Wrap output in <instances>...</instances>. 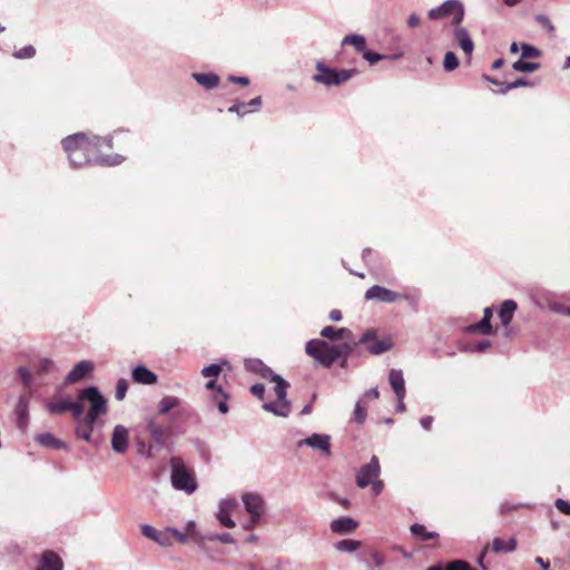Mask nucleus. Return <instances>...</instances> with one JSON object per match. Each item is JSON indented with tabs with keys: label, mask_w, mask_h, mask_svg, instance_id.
I'll list each match as a JSON object with an SVG mask.
<instances>
[{
	"label": "nucleus",
	"mask_w": 570,
	"mask_h": 570,
	"mask_svg": "<svg viewBox=\"0 0 570 570\" xmlns=\"http://www.w3.org/2000/svg\"><path fill=\"white\" fill-rule=\"evenodd\" d=\"M63 149L73 167H82L90 164L117 165L122 157L104 156L105 149H112L110 137H99L85 132H77L62 140Z\"/></svg>",
	"instance_id": "1"
},
{
	"label": "nucleus",
	"mask_w": 570,
	"mask_h": 570,
	"mask_svg": "<svg viewBox=\"0 0 570 570\" xmlns=\"http://www.w3.org/2000/svg\"><path fill=\"white\" fill-rule=\"evenodd\" d=\"M321 336L330 341L346 340L340 345H328L321 340H312L306 344V353L311 355L316 362L325 367H330L338 358L343 357L342 366L345 365L346 357L353 351L355 344L352 340V332L348 328H335L333 326H325L321 331Z\"/></svg>",
	"instance_id": "2"
},
{
	"label": "nucleus",
	"mask_w": 570,
	"mask_h": 570,
	"mask_svg": "<svg viewBox=\"0 0 570 570\" xmlns=\"http://www.w3.org/2000/svg\"><path fill=\"white\" fill-rule=\"evenodd\" d=\"M245 366L247 370L257 372L264 379L275 383L274 391L276 400L265 403L263 405L264 410L278 416H287L289 413V402L286 400L287 383L281 376L274 374L273 371L259 360L246 361Z\"/></svg>",
	"instance_id": "3"
},
{
	"label": "nucleus",
	"mask_w": 570,
	"mask_h": 570,
	"mask_svg": "<svg viewBox=\"0 0 570 570\" xmlns=\"http://www.w3.org/2000/svg\"><path fill=\"white\" fill-rule=\"evenodd\" d=\"M78 399L87 400L91 403V406H89V413H87L82 421L77 425L76 434L78 438L90 441V434L94 431V425L97 419L107 411V402L97 387H87L80 391Z\"/></svg>",
	"instance_id": "4"
},
{
	"label": "nucleus",
	"mask_w": 570,
	"mask_h": 570,
	"mask_svg": "<svg viewBox=\"0 0 570 570\" xmlns=\"http://www.w3.org/2000/svg\"><path fill=\"white\" fill-rule=\"evenodd\" d=\"M315 69L313 80L326 86H340L356 75L355 69L336 70L326 67L323 62H317Z\"/></svg>",
	"instance_id": "5"
},
{
	"label": "nucleus",
	"mask_w": 570,
	"mask_h": 570,
	"mask_svg": "<svg viewBox=\"0 0 570 570\" xmlns=\"http://www.w3.org/2000/svg\"><path fill=\"white\" fill-rule=\"evenodd\" d=\"M171 484L188 494L196 490V482L193 474L187 471L179 459L171 460Z\"/></svg>",
	"instance_id": "6"
},
{
	"label": "nucleus",
	"mask_w": 570,
	"mask_h": 570,
	"mask_svg": "<svg viewBox=\"0 0 570 570\" xmlns=\"http://www.w3.org/2000/svg\"><path fill=\"white\" fill-rule=\"evenodd\" d=\"M454 14L452 24L460 26L464 18V9L459 0H446L440 7L433 8L429 11L430 19H440Z\"/></svg>",
	"instance_id": "7"
},
{
	"label": "nucleus",
	"mask_w": 570,
	"mask_h": 570,
	"mask_svg": "<svg viewBox=\"0 0 570 570\" xmlns=\"http://www.w3.org/2000/svg\"><path fill=\"white\" fill-rule=\"evenodd\" d=\"M406 298V295L394 292L382 285H374L372 287H368L364 294L365 301H377L385 304H392Z\"/></svg>",
	"instance_id": "8"
},
{
	"label": "nucleus",
	"mask_w": 570,
	"mask_h": 570,
	"mask_svg": "<svg viewBox=\"0 0 570 570\" xmlns=\"http://www.w3.org/2000/svg\"><path fill=\"white\" fill-rule=\"evenodd\" d=\"M381 465L377 456H372L368 463L363 465L356 474V484L358 488H366L371 481L379 478Z\"/></svg>",
	"instance_id": "9"
},
{
	"label": "nucleus",
	"mask_w": 570,
	"mask_h": 570,
	"mask_svg": "<svg viewBox=\"0 0 570 570\" xmlns=\"http://www.w3.org/2000/svg\"><path fill=\"white\" fill-rule=\"evenodd\" d=\"M360 343L367 344V351L372 352L374 355H380V353H385L392 348L391 340H380L375 337L374 331L365 332L361 337Z\"/></svg>",
	"instance_id": "10"
},
{
	"label": "nucleus",
	"mask_w": 570,
	"mask_h": 570,
	"mask_svg": "<svg viewBox=\"0 0 570 570\" xmlns=\"http://www.w3.org/2000/svg\"><path fill=\"white\" fill-rule=\"evenodd\" d=\"M242 501L247 514L252 517L263 518L265 513V502L257 493H244Z\"/></svg>",
	"instance_id": "11"
},
{
	"label": "nucleus",
	"mask_w": 570,
	"mask_h": 570,
	"mask_svg": "<svg viewBox=\"0 0 570 570\" xmlns=\"http://www.w3.org/2000/svg\"><path fill=\"white\" fill-rule=\"evenodd\" d=\"M95 368V365L90 361H80L68 373L66 377L67 384H75L86 376L90 375Z\"/></svg>",
	"instance_id": "12"
},
{
	"label": "nucleus",
	"mask_w": 570,
	"mask_h": 570,
	"mask_svg": "<svg viewBox=\"0 0 570 570\" xmlns=\"http://www.w3.org/2000/svg\"><path fill=\"white\" fill-rule=\"evenodd\" d=\"M63 562L60 556L53 550L42 552L37 570H62Z\"/></svg>",
	"instance_id": "13"
},
{
	"label": "nucleus",
	"mask_w": 570,
	"mask_h": 570,
	"mask_svg": "<svg viewBox=\"0 0 570 570\" xmlns=\"http://www.w3.org/2000/svg\"><path fill=\"white\" fill-rule=\"evenodd\" d=\"M128 446V430L121 425L115 426L111 435V448L117 453H125Z\"/></svg>",
	"instance_id": "14"
},
{
	"label": "nucleus",
	"mask_w": 570,
	"mask_h": 570,
	"mask_svg": "<svg viewBox=\"0 0 570 570\" xmlns=\"http://www.w3.org/2000/svg\"><path fill=\"white\" fill-rule=\"evenodd\" d=\"M147 431L150 434L153 441L159 446H163L167 439L170 436V430L161 424H158L155 420L149 421Z\"/></svg>",
	"instance_id": "15"
},
{
	"label": "nucleus",
	"mask_w": 570,
	"mask_h": 570,
	"mask_svg": "<svg viewBox=\"0 0 570 570\" xmlns=\"http://www.w3.org/2000/svg\"><path fill=\"white\" fill-rule=\"evenodd\" d=\"M389 381L391 384L392 390H394L395 395L397 396L400 403H402V400L405 395V387H404V380L403 374L400 370H391L389 375ZM401 407H403V404H401Z\"/></svg>",
	"instance_id": "16"
},
{
	"label": "nucleus",
	"mask_w": 570,
	"mask_h": 570,
	"mask_svg": "<svg viewBox=\"0 0 570 570\" xmlns=\"http://www.w3.org/2000/svg\"><path fill=\"white\" fill-rule=\"evenodd\" d=\"M358 525V522L350 517H343L340 519H336L330 524V528H332V532L345 534L353 532Z\"/></svg>",
	"instance_id": "17"
},
{
	"label": "nucleus",
	"mask_w": 570,
	"mask_h": 570,
	"mask_svg": "<svg viewBox=\"0 0 570 570\" xmlns=\"http://www.w3.org/2000/svg\"><path fill=\"white\" fill-rule=\"evenodd\" d=\"M235 505H236V502L230 501V500L223 501L220 503L219 511L217 513V518L222 525H224L226 528L235 527V522L230 517V513H232L233 509L235 508Z\"/></svg>",
	"instance_id": "18"
},
{
	"label": "nucleus",
	"mask_w": 570,
	"mask_h": 570,
	"mask_svg": "<svg viewBox=\"0 0 570 570\" xmlns=\"http://www.w3.org/2000/svg\"><path fill=\"white\" fill-rule=\"evenodd\" d=\"M454 41L460 45L468 56L472 55L474 43L466 29L458 26L456 29H454Z\"/></svg>",
	"instance_id": "19"
},
{
	"label": "nucleus",
	"mask_w": 570,
	"mask_h": 570,
	"mask_svg": "<svg viewBox=\"0 0 570 570\" xmlns=\"http://www.w3.org/2000/svg\"><path fill=\"white\" fill-rule=\"evenodd\" d=\"M132 379L136 383L151 385L157 382V375L144 365H138L132 371Z\"/></svg>",
	"instance_id": "20"
},
{
	"label": "nucleus",
	"mask_w": 570,
	"mask_h": 570,
	"mask_svg": "<svg viewBox=\"0 0 570 570\" xmlns=\"http://www.w3.org/2000/svg\"><path fill=\"white\" fill-rule=\"evenodd\" d=\"M28 406H29V395L28 394L20 395L17 407H16V413L18 416L17 423H18L19 429H21V430H24L28 424Z\"/></svg>",
	"instance_id": "21"
},
{
	"label": "nucleus",
	"mask_w": 570,
	"mask_h": 570,
	"mask_svg": "<svg viewBox=\"0 0 570 570\" xmlns=\"http://www.w3.org/2000/svg\"><path fill=\"white\" fill-rule=\"evenodd\" d=\"M301 443H305L312 448L320 449L325 454L330 453V436L325 434L313 433L309 438Z\"/></svg>",
	"instance_id": "22"
},
{
	"label": "nucleus",
	"mask_w": 570,
	"mask_h": 570,
	"mask_svg": "<svg viewBox=\"0 0 570 570\" xmlns=\"http://www.w3.org/2000/svg\"><path fill=\"white\" fill-rule=\"evenodd\" d=\"M517 549V539L511 537L509 540L494 538L491 543V551L497 553L511 552Z\"/></svg>",
	"instance_id": "23"
},
{
	"label": "nucleus",
	"mask_w": 570,
	"mask_h": 570,
	"mask_svg": "<svg viewBox=\"0 0 570 570\" xmlns=\"http://www.w3.org/2000/svg\"><path fill=\"white\" fill-rule=\"evenodd\" d=\"M206 389L208 391H217V395H215V399L217 401V405L219 411L223 414H226L228 412V405H227V394L222 390V387L216 386V381H208L206 383Z\"/></svg>",
	"instance_id": "24"
},
{
	"label": "nucleus",
	"mask_w": 570,
	"mask_h": 570,
	"mask_svg": "<svg viewBox=\"0 0 570 570\" xmlns=\"http://www.w3.org/2000/svg\"><path fill=\"white\" fill-rule=\"evenodd\" d=\"M193 79L206 89H213L220 82V78L215 73H193Z\"/></svg>",
	"instance_id": "25"
},
{
	"label": "nucleus",
	"mask_w": 570,
	"mask_h": 570,
	"mask_svg": "<svg viewBox=\"0 0 570 570\" xmlns=\"http://www.w3.org/2000/svg\"><path fill=\"white\" fill-rule=\"evenodd\" d=\"M517 311V303L512 299L504 301L499 312L501 322L504 326L509 325L513 318L514 312Z\"/></svg>",
	"instance_id": "26"
},
{
	"label": "nucleus",
	"mask_w": 570,
	"mask_h": 570,
	"mask_svg": "<svg viewBox=\"0 0 570 570\" xmlns=\"http://www.w3.org/2000/svg\"><path fill=\"white\" fill-rule=\"evenodd\" d=\"M36 440L38 443H40L43 446L47 448H53V449H62L65 448L63 441L57 439L52 433L50 432H43L36 436Z\"/></svg>",
	"instance_id": "27"
},
{
	"label": "nucleus",
	"mask_w": 570,
	"mask_h": 570,
	"mask_svg": "<svg viewBox=\"0 0 570 570\" xmlns=\"http://www.w3.org/2000/svg\"><path fill=\"white\" fill-rule=\"evenodd\" d=\"M412 534L422 541L435 540L439 535L436 532L428 531L426 527L421 523H414L410 527Z\"/></svg>",
	"instance_id": "28"
},
{
	"label": "nucleus",
	"mask_w": 570,
	"mask_h": 570,
	"mask_svg": "<svg viewBox=\"0 0 570 570\" xmlns=\"http://www.w3.org/2000/svg\"><path fill=\"white\" fill-rule=\"evenodd\" d=\"M426 570H469V562L464 560H454L448 562L445 566L434 564Z\"/></svg>",
	"instance_id": "29"
},
{
	"label": "nucleus",
	"mask_w": 570,
	"mask_h": 570,
	"mask_svg": "<svg viewBox=\"0 0 570 570\" xmlns=\"http://www.w3.org/2000/svg\"><path fill=\"white\" fill-rule=\"evenodd\" d=\"M178 404H179L178 397L173 396V395L164 396L159 401L158 413L164 415V414L168 413L171 409H175L176 406H178Z\"/></svg>",
	"instance_id": "30"
},
{
	"label": "nucleus",
	"mask_w": 570,
	"mask_h": 570,
	"mask_svg": "<svg viewBox=\"0 0 570 570\" xmlns=\"http://www.w3.org/2000/svg\"><path fill=\"white\" fill-rule=\"evenodd\" d=\"M343 45L354 46L355 50L360 53L363 52L366 47L365 38L356 35L346 36L343 39Z\"/></svg>",
	"instance_id": "31"
},
{
	"label": "nucleus",
	"mask_w": 570,
	"mask_h": 570,
	"mask_svg": "<svg viewBox=\"0 0 570 570\" xmlns=\"http://www.w3.org/2000/svg\"><path fill=\"white\" fill-rule=\"evenodd\" d=\"M512 68L518 72H534L540 68V65L537 62H527L520 59L513 63Z\"/></svg>",
	"instance_id": "32"
},
{
	"label": "nucleus",
	"mask_w": 570,
	"mask_h": 570,
	"mask_svg": "<svg viewBox=\"0 0 570 570\" xmlns=\"http://www.w3.org/2000/svg\"><path fill=\"white\" fill-rule=\"evenodd\" d=\"M141 533H142L146 538H148V539H150V540H153V541H155V542L159 543L160 546H165V544L167 543L165 540H163V539H161L160 534H159V533L157 532V530H156L155 528H153L151 525L144 524V525L141 527Z\"/></svg>",
	"instance_id": "33"
},
{
	"label": "nucleus",
	"mask_w": 570,
	"mask_h": 570,
	"mask_svg": "<svg viewBox=\"0 0 570 570\" xmlns=\"http://www.w3.org/2000/svg\"><path fill=\"white\" fill-rule=\"evenodd\" d=\"M71 401L63 400L59 402H52L47 404V410L51 412L52 414H62L67 411H69Z\"/></svg>",
	"instance_id": "34"
},
{
	"label": "nucleus",
	"mask_w": 570,
	"mask_h": 570,
	"mask_svg": "<svg viewBox=\"0 0 570 570\" xmlns=\"http://www.w3.org/2000/svg\"><path fill=\"white\" fill-rule=\"evenodd\" d=\"M469 330L473 333H479L482 335H488L492 333V326L487 320H481L478 323L472 324Z\"/></svg>",
	"instance_id": "35"
},
{
	"label": "nucleus",
	"mask_w": 570,
	"mask_h": 570,
	"mask_svg": "<svg viewBox=\"0 0 570 570\" xmlns=\"http://www.w3.org/2000/svg\"><path fill=\"white\" fill-rule=\"evenodd\" d=\"M459 67V59L452 51H446L443 58V68L445 71H453Z\"/></svg>",
	"instance_id": "36"
},
{
	"label": "nucleus",
	"mask_w": 570,
	"mask_h": 570,
	"mask_svg": "<svg viewBox=\"0 0 570 570\" xmlns=\"http://www.w3.org/2000/svg\"><path fill=\"white\" fill-rule=\"evenodd\" d=\"M361 547L360 541L342 540L335 544L337 551H356Z\"/></svg>",
	"instance_id": "37"
},
{
	"label": "nucleus",
	"mask_w": 570,
	"mask_h": 570,
	"mask_svg": "<svg viewBox=\"0 0 570 570\" xmlns=\"http://www.w3.org/2000/svg\"><path fill=\"white\" fill-rule=\"evenodd\" d=\"M36 55V49L33 46L31 45H28V46H24L23 48L17 50L13 56L17 58V59H30L32 58L33 56Z\"/></svg>",
	"instance_id": "38"
},
{
	"label": "nucleus",
	"mask_w": 570,
	"mask_h": 570,
	"mask_svg": "<svg viewBox=\"0 0 570 570\" xmlns=\"http://www.w3.org/2000/svg\"><path fill=\"white\" fill-rule=\"evenodd\" d=\"M539 56H540L539 49H537L535 47H532L530 45H527V43L522 45V53H521L522 59L537 58Z\"/></svg>",
	"instance_id": "39"
},
{
	"label": "nucleus",
	"mask_w": 570,
	"mask_h": 570,
	"mask_svg": "<svg viewBox=\"0 0 570 570\" xmlns=\"http://www.w3.org/2000/svg\"><path fill=\"white\" fill-rule=\"evenodd\" d=\"M503 88H502V92H508L509 90H512L514 88H518V87H523V86H528L529 82L527 80H524L523 78H518L515 79L514 81H511V82H503Z\"/></svg>",
	"instance_id": "40"
},
{
	"label": "nucleus",
	"mask_w": 570,
	"mask_h": 570,
	"mask_svg": "<svg viewBox=\"0 0 570 570\" xmlns=\"http://www.w3.org/2000/svg\"><path fill=\"white\" fill-rule=\"evenodd\" d=\"M220 372H222V366L218 364H212V365L205 366L202 370V374L204 377L218 376L220 374Z\"/></svg>",
	"instance_id": "41"
},
{
	"label": "nucleus",
	"mask_w": 570,
	"mask_h": 570,
	"mask_svg": "<svg viewBox=\"0 0 570 570\" xmlns=\"http://www.w3.org/2000/svg\"><path fill=\"white\" fill-rule=\"evenodd\" d=\"M128 384L125 379H120L116 385L115 396L117 400H122L127 393Z\"/></svg>",
	"instance_id": "42"
},
{
	"label": "nucleus",
	"mask_w": 570,
	"mask_h": 570,
	"mask_svg": "<svg viewBox=\"0 0 570 570\" xmlns=\"http://www.w3.org/2000/svg\"><path fill=\"white\" fill-rule=\"evenodd\" d=\"M363 53V58L370 63V65H374L381 60H383L384 58H386L385 56L381 55V53H377V52H373V51H367L364 49V51L362 52Z\"/></svg>",
	"instance_id": "43"
},
{
	"label": "nucleus",
	"mask_w": 570,
	"mask_h": 570,
	"mask_svg": "<svg viewBox=\"0 0 570 570\" xmlns=\"http://www.w3.org/2000/svg\"><path fill=\"white\" fill-rule=\"evenodd\" d=\"M55 367V362L50 358H42L38 363V373L45 374Z\"/></svg>",
	"instance_id": "44"
},
{
	"label": "nucleus",
	"mask_w": 570,
	"mask_h": 570,
	"mask_svg": "<svg viewBox=\"0 0 570 570\" xmlns=\"http://www.w3.org/2000/svg\"><path fill=\"white\" fill-rule=\"evenodd\" d=\"M354 417H355V421L360 424H362L364 421H365V417H366V407L363 406L361 403H357L355 405V410H354Z\"/></svg>",
	"instance_id": "45"
},
{
	"label": "nucleus",
	"mask_w": 570,
	"mask_h": 570,
	"mask_svg": "<svg viewBox=\"0 0 570 570\" xmlns=\"http://www.w3.org/2000/svg\"><path fill=\"white\" fill-rule=\"evenodd\" d=\"M537 21L543 28H546L551 36L554 33V27H553L551 20L547 16H544V14L537 16Z\"/></svg>",
	"instance_id": "46"
},
{
	"label": "nucleus",
	"mask_w": 570,
	"mask_h": 570,
	"mask_svg": "<svg viewBox=\"0 0 570 570\" xmlns=\"http://www.w3.org/2000/svg\"><path fill=\"white\" fill-rule=\"evenodd\" d=\"M69 411L71 412L73 419L79 420L83 413V405L80 402L71 401Z\"/></svg>",
	"instance_id": "47"
},
{
	"label": "nucleus",
	"mask_w": 570,
	"mask_h": 570,
	"mask_svg": "<svg viewBox=\"0 0 570 570\" xmlns=\"http://www.w3.org/2000/svg\"><path fill=\"white\" fill-rule=\"evenodd\" d=\"M209 540H212V541H219V542H222L224 544H232V543H234V538L229 533L217 534L215 537H212Z\"/></svg>",
	"instance_id": "48"
},
{
	"label": "nucleus",
	"mask_w": 570,
	"mask_h": 570,
	"mask_svg": "<svg viewBox=\"0 0 570 570\" xmlns=\"http://www.w3.org/2000/svg\"><path fill=\"white\" fill-rule=\"evenodd\" d=\"M556 508L563 514H567V515H570V503L562 500V499H558L554 503Z\"/></svg>",
	"instance_id": "49"
},
{
	"label": "nucleus",
	"mask_w": 570,
	"mask_h": 570,
	"mask_svg": "<svg viewBox=\"0 0 570 570\" xmlns=\"http://www.w3.org/2000/svg\"><path fill=\"white\" fill-rule=\"evenodd\" d=\"M246 104L244 102H237V104H234L232 107H229L228 111L230 114H236L238 116H244L246 114Z\"/></svg>",
	"instance_id": "50"
},
{
	"label": "nucleus",
	"mask_w": 570,
	"mask_h": 570,
	"mask_svg": "<svg viewBox=\"0 0 570 570\" xmlns=\"http://www.w3.org/2000/svg\"><path fill=\"white\" fill-rule=\"evenodd\" d=\"M262 521V518L249 515L247 522L243 525L244 530L255 529Z\"/></svg>",
	"instance_id": "51"
},
{
	"label": "nucleus",
	"mask_w": 570,
	"mask_h": 570,
	"mask_svg": "<svg viewBox=\"0 0 570 570\" xmlns=\"http://www.w3.org/2000/svg\"><path fill=\"white\" fill-rule=\"evenodd\" d=\"M249 391L256 395L258 399L263 400L265 395V387L263 384H255L249 389Z\"/></svg>",
	"instance_id": "52"
},
{
	"label": "nucleus",
	"mask_w": 570,
	"mask_h": 570,
	"mask_svg": "<svg viewBox=\"0 0 570 570\" xmlns=\"http://www.w3.org/2000/svg\"><path fill=\"white\" fill-rule=\"evenodd\" d=\"M372 484V492H374V495H379L384 487V483L382 480H379L377 478L370 482Z\"/></svg>",
	"instance_id": "53"
},
{
	"label": "nucleus",
	"mask_w": 570,
	"mask_h": 570,
	"mask_svg": "<svg viewBox=\"0 0 570 570\" xmlns=\"http://www.w3.org/2000/svg\"><path fill=\"white\" fill-rule=\"evenodd\" d=\"M228 80L234 83H239L242 86H247L249 83V79L246 76H229Z\"/></svg>",
	"instance_id": "54"
},
{
	"label": "nucleus",
	"mask_w": 570,
	"mask_h": 570,
	"mask_svg": "<svg viewBox=\"0 0 570 570\" xmlns=\"http://www.w3.org/2000/svg\"><path fill=\"white\" fill-rule=\"evenodd\" d=\"M170 533L179 543L187 542V534L179 532L177 529H169Z\"/></svg>",
	"instance_id": "55"
},
{
	"label": "nucleus",
	"mask_w": 570,
	"mask_h": 570,
	"mask_svg": "<svg viewBox=\"0 0 570 570\" xmlns=\"http://www.w3.org/2000/svg\"><path fill=\"white\" fill-rule=\"evenodd\" d=\"M372 561H374V566L382 567L385 562V559L380 552L372 551Z\"/></svg>",
	"instance_id": "56"
},
{
	"label": "nucleus",
	"mask_w": 570,
	"mask_h": 570,
	"mask_svg": "<svg viewBox=\"0 0 570 570\" xmlns=\"http://www.w3.org/2000/svg\"><path fill=\"white\" fill-rule=\"evenodd\" d=\"M19 372H20L23 385L26 387H28L30 385V382H31L30 373L26 368H20Z\"/></svg>",
	"instance_id": "57"
},
{
	"label": "nucleus",
	"mask_w": 570,
	"mask_h": 570,
	"mask_svg": "<svg viewBox=\"0 0 570 570\" xmlns=\"http://www.w3.org/2000/svg\"><path fill=\"white\" fill-rule=\"evenodd\" d=\"M420 22H421L420 17L417 14H415V13L410 16L409 19H407V26L410 28L419 27Z\"/></svg>",
	"instance_id": "58"
},
{
	"label": "nucleus",
	"mask_w": 570,
	"mask_h": 570,
	"mask_svg": "<svg viewBox=\"0 0 570 570\" xmlns=\"http://www.w3.org/2000/svg\"><path fill=\"white\" fill-rule=\"evenodd\" d=\"M433 417L432 416H424L421 419V425L424 430L430 431L432 428Z\"/></svg>",
	"instance_id": "59"
},
{
	"label": "nucleus",
	"mask_w": 570,
	"mask_h": 570,
	"mask_svg": "<svg viewBox=\"0 0 570 570\" xmlns=\"http://www.w3.org/2000/svg\"><path fill=\"white\" fill-rule=\"evenodd\" d=\"M328 317L330 320L332 321H341L343 315H342V312L338 311V309H334L332 312L328 313Z\"/></svg>",
	"instance_id": "60"
},
{
	"label": "nucleus",
	"mask_w": 570,
	"mask_h": 570,
	"mask_svg": "<svg viewBox=\"0 0 570 570\" xmlns=\"http://www.w3.org/2000/svg\"><path fill=\"white\" fill-rule=\"evenodd\" d=\"M534 561H537V563L540 564L543 570L550 569V562L546 561L542 557H537Z\"/></svg>",
	"instance_id": "61"
},
{
	"label": "nucleus",
	"mask_w": 570,
	"mask_h": 570,
	"mask_svg": "<svg viewBox=\"0 0 570 570\" xmlns=\"http://www.w3.org/2000/svg\"><path fill=\"white\" fill-rule=\"evenodd\" d=\"M247 106L248 107H254V108L258 109L262 106V98L261 97L254 98L252 101L246 104V107Z\"/></svg>",
	"instance_id": "62"
},
{
	"label": "nucleus",
	"mask_w": 570,
	"mask_h": 570,
	"mask_svg": "<svg viewBox=\"0 0 570 570\" xmlns=\"http://www.w3.org/2000/svg\"><path fill=\"white\" fill-rule=\"evenodd\" d=\"M365 395L368 396V397H372V399H379L380 397V392H379L377 389H372Z\"/></svg>",
	"instance_id": "63"
},
{
	"label": "nucleus",
	"mask_w": 570,
	"mask_h": 570,
	"mask_svg": "<svg viewBox=\"0 0 570 570\" xmlns=\"http://www.w3.org/2000/svg\"><path fill=\"white\" fill-rule=\"evenodd\" d=\"M491 316H492V311L491 308L487 307L483 312V317L482 320H487V322L490 323V320H491Z\"/></svg>",
	"instance_id": "64"
}]
</instances>
